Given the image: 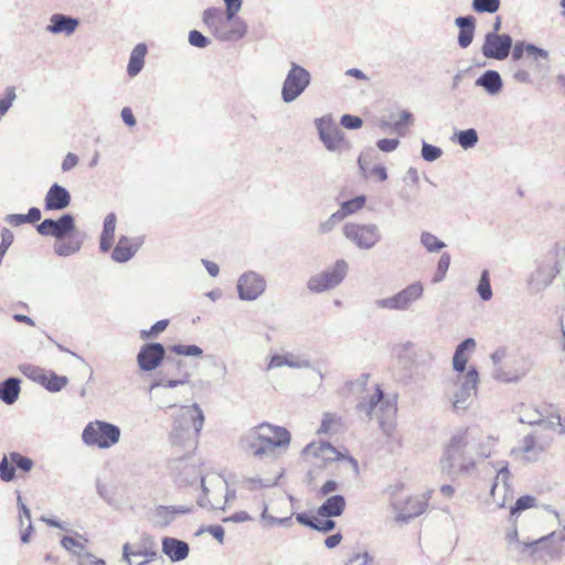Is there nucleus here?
Segmentation results:
<instances>
[{
	"mask_svg": "<svg viewBox=\"0 0 565 565\" xmlns=\"http://www.w3.org/2000/svg\"><path fill=\"white\" fill-rule=\"evenodd\" d=\"M338 422L339 417L335 414H324L319 431L326 434L333 431V427Z\"/></svg>",
	"mask_w": 565,
	"mask_h": 565,
	"instance_id": "obj_60",
	"label": "nucleus"
},
{
	"mask_svg": "<svg viewBox=\"0 0 565 565\" xmlns=\"http://www.w3.org/2000/svg\"><path fill=\"white\" fill-rule=\"evenodd\" d=\"M536 499L532 495H523L520 497L515 504L511 508V515L514 516L515 514L533 508L535 505Z\"/></svg>",
	"mask_w": 565,
	"mask_h": 565,
	"instance_id": "obj_50",
	"label": "nucleus"
},
{
	"mask_svg": "<svg viewBox=\"0 0 565 565\" xmlns=\"http://www.w3.org/2000/svg\"><path fill=\"white\" fill-rule=\"evenodd\" d=\"M306 457H315L322 461H333L340 458V452L329 443H311L302 451Z\"/></svg>",
	"mask_w": 565,
	"mask_h": 565,
	"instance_id": "obj_27",
	"label": "nucleus"
},
{
	"mask_svg": "<svg viewBox=\"0 0 565 565\" xmlns=\"http://www.w3.org/2000/svg\"><path fill=\"white\" fill-rule=\"evenodd\" d=\"M20 383L18 377H9L0 382V399L7 405L15 403L21 391Z\"/></svg>",
	"mask_w": 565,
	"mask_h": 565,
	"instance_id": "obj_33",
	"label": "nucleus"
},
{
	"mask_svg": "<svg viewBox=\"0 0 565 565\" xmlns=\"http://www.w3.org/2000/svg\"><path fill=\"white\" fill-rule=\"evenodd\" d=\"M457 142L463 148V149H470L475 147L479 140L478 134L476 129L469 128L466 130H461L458 134H456Z\"/></svg>",
	"mask_w": 565,
	"mask_h": 565,
	"instance_id": "obj_40",
	"label": "nucleus"
},
{
	"mask_svg": "<svg viewBox=\"0 0 565 565\" xmlns=\"http://www.w3.org/2000/svg\"><path fill=\"white\" fill-rule=\"evenodd\" d=\"M355 408L360 416L367 419L376 418L386 436L393 434L395 425L392 418L397 409L396 401L395 397L385 396L377 384L364 390Z\"/></svg>",
	"mask_w": 565,
	"mask_h": 565,
	"instance_id": "obj_2",
	"label": "nucleus"
},
{
	"mask_svg": "<svg viewBox=\"0 0 565 565\" xmlns=\"http://www.w3.org/2000/svg\"><path fill=\"white\" fill-rule=\"evenodd\" d=\"M15 477V467L10 461L9 456H3L0 460V479L4 482H10Z\"/></svg>",
	"mask_w": 565,
	"mask_h": 565,
	"instance_id": "obj_45",
	"label": "nucleus"
},
{
	"mask_svg": "<svg viewBox=\"0 0 565 565\" xmlns=\"http://www.w3.org/2000/svg\"><path fill=\"white\" fill-rule=\"evenodd\" d=\"M32 369V374H36V380L49 391L52 393H57L62 388H64L67 383L68 379L63 375H57L54 372L45 373L42 370H35L32 366H26V370Z\"/></svg>",
	"mask_w": 565,
	"mask_h": 565,
	"instance_id": "obj_26",
	"label": "nucleus"
},
{
	"mask_svg": "<svg viewBox=\"0 0 565 565\" xmlns=\"http://www.w3.org/2000/svg\"><path fill=\"white\" fill-rule=\"evenodd\" d=\"M443 154V150L439 147L433 146L427 143L426 141H423L422 146V157L424 160L428 162L436 161L439 159Z\"/></svg>",
	"mask_w": 565,
	"mask_h": 565,
	"instance_id": "obj_51",
	"label": "nucleus"
},
{
	"mask_svg": "<svg viewBox=\"0 0 565 565\" xmlns=\"http://www.w3.org/2000/svg\"><path fill=\"white\" fill-rule=\"evenodd\" d=\"M477 291H478L480 298L484 301H488L492 298V289H491V285H490L489 271L486 269L481 273V277H480V280H479V284L477 287Z\"/></svg>",
	"mask_w": 565,
	"mask_h": 565,
	"instance_id": "obj_43",
	"label": "nucleus"
},
{
	"mask_svg": "<svg viewBox=\"0 0 565 565\" xmlns=\"http://www.w3.org/2000/svg\"><path fill=\"white\" fill-rule=\"evenodd\" d=\"M10 461L14 465V467L19 468L24 472H29L34 462L29 457L22 456L20 452L12 451L9 454Z\"/></svg>",
	"mask_w": 565,
	"mask_h": 565,
	"instance_id": "obj_48",
	"label": "nucleus"
},
{
	"mask_svg": "<svg viewBox=\"0 0 565 565\" xmlns=\"http://www.w3.org/2000/svg\"><path fill=\"white\" fill-rule=\"evenodd\" d=\"M342 234L361 250L373 249L382 241L381 230L375 223L348 222L342 227Z\"/></svg>",
	"mask_w": 565,
	"mask_h": 565,
	"instance_id": "obj_9",
	"label": "nucleus"
},
{
	"mask_svg": "<svg viewBox=\"0 0 565 565\" xmlns=\"http://www.w3.org/2000/svg\"><path fill=\"white\" fill-rule=\"evenodd\" d=\"M345 508V500L343 495L334 494L328 498L317 511L321 518H334L343 513Z\"/></svg>",
	"mask_w": 565,
	"mask_h": 565,
	"instance_id": "obj_32",
	"label": "nucleus"
},
{
	"mask_svg": "<svg viewBox=\"0 0 565 565\" xmlns=\"http://www.w3.org/2000/svg\"><path fill=\"white\" fill-rule=\"evenodd\" d=\"M189 42L192 46L204 49L210 44V40L200 31L192 30L189 33Z\"/></svg>",
	"mask_w": 565,
	"mask_h": 565,
	"instance_id": "obj_56",
	"label": "nucleus"
},
{
	"mask_svg": "<svg viewBox=\"0 0 565 565\" xmlns=\"http://www.w3.org/2000/svg\"><path fill=\"white\" fill-rule=\"evenodd\" d=\"M61 545L68 552H71L72 554L76 555L77 557H79L83 553H85V545L77 541L76 539L72 537V536H64L62 540H61Z\"/></svg>",
	"mask_w": 565,
	"mask_h": 565,
	"instance_id": "obj_47",
	"label": "nucleus"
},
{
	"mask_svg": "<svg viewBox=\"0 0 565 565\" xmlns=\"http://www.w3.org/2000/svg\"><path fill=\"white\" fill-rule=\"evenodd\" d=\"M75 228V220L72 214H63L57 220L45 218L36 225V231L42 236H51L57 241L66 237Z\"/></svg>",
	"mask_w": 565,
	"mask_h": 565,
	"instance_id": "obj_18",
	"label": "nucleus"
},
{
	"mask_svg": "<svg viewBox=\"0 0 565 565\" xmlns=\"http://www.w3.org/2000/svg\"><path fill=\"white\" fill-rule=\"evenodd\" d=\"M71 193L58 183L50 186L44 196V207L46 211H61L70 206Z\"/></svg>",
	"mask_w": 565,
	"mask_h": 565,
	"instance_id": "obj_22",
	"label": "nucleus"
},
{
	"mask_svg": "<svg viewBox=\"0 0 565 565\" xmlns=\"http://www.w3.org/2000/svg\"><path fill=\"white\" fill-rule=\"evenodd\" d=\"M509 545L514 544L515 547L520 548L521 553H526L529 555H534L537 551V548L545 544L547 541V536H542L537 540L531 541V542H520L518 540V531L516 529H513L511 533L507 536Z\"/></svg>",
	"mask_w": 565,
	"mask_h": 565,
	"instance_id": "obj_35",
	"label": "nucleus"
},
{
	"mask_svg": "<svg viewBox=\"0 0 565 565\" xmlns=\"http://www.w3.org/2000/svg\"><path fill=\"white\" fill-rule=\"evenodd\" d=\"M508 356V349L505 347H500L495 351L492 352L490 359L493 363L492 376L497 381L503 383H512L518 382L522 377H524L530 372V364L527 361H522V367L510 371L508 366L503 365V360Z\"/></svg>",
	"mask_w": 565,
	"mask_h": 565,
	"instance_id": "obj_14",
	"label": "nucleus"
},
{
	"mask_svg": "<svg viewBox=\"0 0 565 565\" xmlns=\"http://www.w3.org/2000/svg\"><path fill=\"white\" fill-rule=\"evenodd\" d=\"M526 54H527V56L532 57L536 62L540 60L547 61L548 56H550V54L546 50L537 47L534 44H527Z\"/></svg>",
	"mask_w": 565,
	"mask_h": 565,
	"instance_id": "obj_59",
	"label": "nucleus"
},
{
	"mask_svg": "<svg viewBox=\"0 0 565 565\" xmlns=\"http://www.w3.org/2000/svg\"><path fill=\"white\" fill-rule=\"evenodd\" d=\"M340 122L347 129H358L363 125L362 119L353 115H343Z\"/></svg>",
	"mask_w": 565,
	"mask_h": 565,
	"instance_id": "obj_62",
	"label": "nucleus"
},
{
	"mask_svg": "<svg viewBox=\"0 0 565 565\" xmlns=\"http://www.w3.org/2000/svg\"><path fill=\"white\" fill-rule=\"evenodd\" d=\"M202 495L198 504L203 509H224L225 503L235 500V490H230L227 481L220 473L201 477Z\"/></svg>",
	"mask_w": 565,
	"mask_h": 565,
	"instance_id": "obj_7",
	"label": "nucleus"
},
{
	"mask_svg": "<svg viewBox=\"0 0 565 565\" xmlns=\"http://www.w3.org/2000/svg\"><path fill=\"white\" fill-rule=\"evenodd\" d=\"M500 3V0H472L471 7L477 13H495Z\"/></svg>",
	"mask_w": 565,
	"mask_h": 565,
	"instance_id": "obj_42",
	"label": "nucleus"
},
{
	"mask_svg": "<svg viewBox=\"0 0 565 565\" xmlns=\"http://www.w3.org/2000/svg\"><path fill=\"white\" fill-rule=\"evenodd\" d=\"M78 565H105V561L96 558L89 552H85L78 557Z\"/></svg>",
	"mask_w": 565,
	"mask_h": 565,
	"instance_id": "obj_64",
	"label": "nucleus"
},
{
	"mask_svg": "<svg viewBox=\"0 0 565 565\" xmlns=\"http://www.w3.org/2000/svg\"><path fill=\"white\" fill-rule=\"evenodd\" d=\"M243 486L248 490H257L260 488H269L276 484L275 480L262 479L259 477H247L243 479Z\"/></svg>",
	"mask_w": 565,
	"mask_h": 565,
	"instance_id": "obj_46",
	"label": "nucleus"
},
{
	"mask_svg": "<svg viewBox=\"0 0 565 565\" xmlns=\"http://www.w3.org/2000/svg\"><path fill=\"white\" fill-rule=\"evenodd\" d=\"M349 264L344 259H338L333 266L327 267L321 273L308 279L307 288L315 294H321L337 288L347 277Z\"/></svg>",
	"mask_w": 565,
	"mask_h": 565,
	"instance_id": "obj_11",
	"label": "nucleus"
},
{
	"mask_svg": "<svg viewBox=\"0 0 565 565\" xmlns=\"http://www.w3.org/2000/svg\"><path fill=\"white\" fill-rule=\"evenodd\" d=\"M116 222H117V218L114 213L107 214L104 220V226H103V232L100 235V244H99L100 250L104 253L108 252L113 246L115 230H116Z\"/></svg>",
	"mask_w": 565,
	"mask_h": 565,
	"instance_id": "obj_34",
	"label": "nucleus"
},
{
	"mask_svg": "<svg viewBox=\"0 0 565 565\" xmlns=\"http://www.w3.org/2000/svg\"><path fill=\"white\" fill-rule=\"evenodd\" d=\"M191 511L189 507H159L153 513V522L160 527L168 526L177 514H185Z\"/></svg>",
	"mask_w": 565,
	"mask_h": 565,
	"instance_id": "obj_31",
	"label": "nucleus"
},
{
	"mask_svg": "<svg viewBox=\"0 0 565 565\" xmlns=\"http://www.w3.org/2000/svg\"><path fill=\"white\" fill-rule=\"evenodd\" d=\"M374 305L377 309L401 311L396 294L387 298L376 299Z\"/></svg>",
	"mask_w": 565,
	"mask_h": 565,
	"instance_id": "obj_55",
	"label": "nucleus"
},
{
	"mask_svg": "<svg viewBox=\"0 0 565 565\" xmlns=\"http://www.w3.org/2000/svg\"><path fill=\"white\" fill-rule=\"evenodd\" d=\"M290 367L295 370L311 369L310 360L303 354H296L294 352L275 353L269 358L267 363V371L281 367Z\"/></svg>",
	"mask_w": 565,
	"mask_h": 565,
	"instance_id": "obj_20",
	"label": "nucleus"
},
{
	"mask_svg": "<svg viewBox=\"0 0 565 565\" xmlns=\"http://www.w3.org/2000/svg\"><path fill=\"white\" fill-rule=\"evenodd\" d=\"M365 202L366 198L364 195H358L352 200L342 202L339 211L345 217L362 210L365 205Z\"/></svg>",
	"mask_w": 565,
	"mask_h": 565,
	"instance_id": "obj_39",
	"label": "nucleus"
},
{
	"mask_svg": "<svg viewBox=\"0 0 565 565\" xmlns=\"http://www.w3.org/2000/svg\"><path fill=\"white\" fill-rule=\"evenodd\" d=\"M508 478H509V470H508V467L504 466V467L500 468V470L498 471V473L495 476L494 482H493L492 488H491V495L492 497L495 495V491L500 488V486L503 489V491L507 490V488H508Z\"/></svg>",
	"mask_w": 565,
	"mask_h": 565,
	"instance_id": "obj_52",
	"label": "nucleus"
},
{
	"mask_svg": "<svg viewBox=\"0 0 565 565\" xmlns=\"http://www.w3.org/2000/svg\"><path fill=\"white\" fill-rule=\"evenodd\" d=\"M202 20L213 36L222 42L238 41L247 32V25L241 18L230 17L220 8L204 10Z\"/></svg>",
	"mask_w": 565,
	"mask_h": 565,
	"instance_id": "obj_6",
	"label": "nucleus"
},
{
	"mask_svg": "<svg viewBox=\"0 0 565 565\" xmlns=\"http://www.w3.org/2000/svg\"><path fill=\"white\" fill-rule=\"evenodd\" d=\"M310 73L305 67L291 62L290 70L282 83L281 99L287 104L295 102L310 85Z\"/></svg>",
	"mask_w": 565,
	"mask_h": 565,
	"instance_id": "obj_12",
	"label": "nucleus"
},
{
	"mask_svg": "<svg viewBox=\"0 0 565 565\" xmlns=\"http://www.w3.org/2000/svg\"><path fill=\"white\" fill-rule=\"evenodd\" d=\"M169 324V321L168 320H159L157 321L151 328L150 330H143L141 332V338L142 339H147V338H151V337H154L157 335L158 333L164 331L167 329Z\"/></svg>",
	"mask_w": 565,
	"mask_h": 565,
	"instance_id": "obj_61",
	"label": "nucleus"
},
{
	"mask_svg": "<svg viewBox=\"0 0 565 565\" xmlns=\"http://www.w3.org/2000/svg\"><path fill=\"white\" fill-rule=\"evenodd\" d=\"M479 373L469 366L466 374H454L443 382V398L455 413L467 412L478 392Z\"/></svg>",
	"mask_w": 565,
	"mask_h": 565,
	"instance_id": "obj_4",
	"label": "nucleus"
},
{
	"mask_svg": "<svg viewBox=\"0 0 565 565\" xmlns=\"http://www.w3.org/2000/svg\"><path fill=\"white\" fill-rule=\"evenodd\" d=\"M266 286L263 275L254 270L245 271L237 279L238 298L244 301H254L265 292Z\"/></svg>",
	"mask_w": 565,
	"mask_h": 565,
	"instance_id": "obj_15",
	"label": "nucleus"
},
{
	"mask_svg": "<svg viewBox=\"0 0 565 565\" xmlns=\"http://www.w3.org/2000/svg\"><path fill=\"white\" fill-rule=\"evenodd\" d=\"M290 440V433L285 427L262 423L241 437L239 447L245 454L256 459H276L286 452Z\"/></svg>",
	"mask_w": 565,
	"mask_h": 565,
	"instance_id": "obj_1",
	"label": "nucleus"
},
{
	"mask_svg": "<svg viewBox=\"0 0 565 565\" xmlns=\"http://www.w3.org/2000/svg\"><path fill=\"white\" fill-rule=\"evenodd\" d=\"M475 85L481 87L488 95L497 96L502 92L503 81L499 72L488 70L476 79Z\"/></svg>",
	"mask_w": 565,
	"mask_h": 565,
	"instance_id": "obj_25",
	"label": "nucleus"
},
{
	"mask_svg": "<svg viewBox=\"0 0 565 565\" xmlns=\"http://www.w3.org/2000/svg\"><path fill=\"white\" fill-rule=\"evenodd\" d=\"M78 24L79 21L73 17L54 13L50 18V24L46 26V31L52 34H65L70 36L75 32Z\"/></svg>",
	"mask_w": 565,
	"mask_h": 565,
	"instance_id": "obj_23",
	"label": "nucleus"
},
{
	"mask_svg": "<svg viewBox=\"0 0 565 565\" xmlns=\"http://www.w3.org/2000/svg\"><path fill=\"white\" fill-rule=\"evenodd\" d=\"M171 352L182 356H202L203 350L195 344H174L170 348Z\"/></svg>",
	"mask_w": 565,
	"mask_h": 565,
	"instance_id": "obj_44",
	"label": "nucleus"
},
{
	"mask_svg": "<svg viewBox=\"0 0 565 565\" xmlns=\"http://www.w3.org/2000/svg\"><path fill=\"white\" fill-rule=\"evenodd\" d=\"M343 218H344V216L341 214L340 211L332 213L327 221H324L320 224V226H319L320 233H322V234L330 233L334 228V226L337 224H339Z\"/></svg>",
	"mask_w": 565,
	"mask_h": 565,
	"instance_id": "obj_53",
	"label": "nucleus"
},
{
	"mask_svg": "<svg viewBox=\"0 0 565 565\" xmlns=\"http://www.w3.org/2000/svg\"><path fill=\"white\" fill-rule=\"evenodd\" d=\"M372 562V557L367 552L356 553L351 556L345 565H367Z\"/></svg>",
	"mask_w": 565,
	"mask_h": 565,
	"instance_id": "obj_63",
	"label": "nucleus"
},
{
	"mask_svg": "<svg viewBox=\"0 0 565 565\" xmlns=\"http://www.w3.org/2000/svg\"><path fill=\"white\" fill-rule=\"evenodd\" d=\"M79 249H81V242H78V241L63 242L61 239V241L55 242V244H54V252L58 256H63V257L71 256V255L77 253Z\"/></svg>",
	"mask_w": 565,
	"mask_h": 565,
	"instance_id": "obj_41",
	"label": "nucleus"
},
{
	"mask_svg": "<svg viewBox=\"0 0 565 565\" xmlns=\"http://www.w3.org/2000/svg\"><path fill=\"white\" fill-rule=\"evenodd\" d=\"M424 286L422 282H413L396 294L401 311L408 310L414 302L423 297Z\"/></svg>",
	"mask_w": 565,
	"mask_h": 565,
	"instance_id": "obj_29",
	"label": "nucleus"
},
{
	"mask_svg": "<svg viewBox=\"0 0 565 565\" xmlns=\"http://www.w3.org/2000/svg\"><path fill=\"white\" fill-rule=\"evenodd\" d=\"M141 243L140 238L130 239L126 236H121L113 250V259L118 263L129 260L137 253Z\"/></svg>",
	"mask_w": 565,
	"mask_h": 565,
	"instance_id": "obj_24",
	"label": "nucleus"
},
{
	"mask_svg": "<svg viewBox=\"0 0 565 565\" xmlns=\"http://www.w3.org/2000/svg\"><path fill=\"white\" fill-rule=\"evenodd\" d=\"M162 551L173 562H180L189 555V545L178 539L164 537L162 541Z\"/></svg>",
	"mask_w": 565,
	"mask_h": 565,
	"instance_id": "obj_30",
	"label": "nucleus"
},
{
	"mask_svg": "<svg viewBox=\"0 0 565 565\" xmlns=\"http://www.w3.org/2000/svg\"><path fill=\"white\" fill-rule=\"evenodd\" d=\"M120 434L121 431L118 426L103 420H95L85 426L82 433V440L87 446L108 449L119 441Z\"/></svg>",
	"mask_w": 565,
	"mask_h": 565,
	"instance_id": "obj_10",
	"label": "nucleus"
},
{
	"mask_svg": "<svg viewBox=\"0 0 565 565\" xmlns=\"http://www.w3.org/2000/svg\"><path fill=\"white\" fill-rule=\"evenodd\" d=\"M166 355L164 347L158 342L146 343L137 354L138 366L146 372L156 370Z\"/></svg>",
	"mask_w": 565,
	"mask_h": 565,
	"instance_id": "obj_19",
	"label": "nucleus"
},
{
	"mask_svg": "<svg viewBox=\"0 0 565 565\" xmlns=\"http://www.w3.org/2000/svg\"><path fill=\"white\" fill-rule=\"evenodd\" d=\"M182 417L192 422V426L194 428L195 434L198 435L204 424V415L202 409L198 404H193L191 406L181 407Z\"/></svg>",
	"mask_w": 565,
	"mask_h": 565,
	"instance_id": "obj_37",
	"label": "nucleus"
},
{
	"mask_svg": "<svg viewBox=\"0 0 565 565\" xmlns=\"http://www.w3.org/2000/svg\"><path fill=\"white\" fill-rule=\"evenodd\" d=\"M420 244L429 253H437L446 247V244L429 232H423L420 234Z\"/></svg>",
	"mask_w": 565,
	"mask_h": 565,
	"instance_id": "obj_38",
	"label": "nucleus"
},
{
	"mask_svg": "<svg viewBox=\"0 0 565 565\" xmlns=\"http://www.w3.org/2000/svg\"><path fill=\"white\" fill-rule=\"evenodd\" d=\"M472 455H473V465L476 463L477 459H484L490 456V449L488 448V446H486L482 443H479L476 435H475V447L472 448Z\"/></svg>",
	"mask_w": 565,
	"mask_h": 565,
	"instance_id": "obj_58",
	"label": "nucleus"
},
{
	"mask_svg": "<svg viewBox=\"0 0 565 565\" xmlns=\"http://www.w3.org/2000/svg\"><path fill=\"white\" fill-rule=\"evenodd\" d=\"M129 545H124V558L128 562L129 565H143L148 562L146 555L141 552H128Z\"/></svg>",
	"mask_w": 565,
	"mask_h": 565,
	"instance_id": "obj_54",
	"label": "nucleus"
},
{
	"mask_svg": "<svg viewBox=\"0 0 565 565\" xmlns=\"http://www.w3.org/2000/svg\"><path fill=\"white\" fill-rule=\"evenodd\" d=\"M455 24L459 28L458 45L461 49L468 47L473 41L476 18L473 15L458 17Z\"/></svg>",
	"mask_w": 565,
	"mask_h": 565,
	"instance_id": "obj_28",
	"label": "nucleus"
},
{
	"mask_svg": "<svg viewBox=\"0 0 565 565\" xmlns=\"http://www.w3.org/2000/svg\"><path fill=\"white\" fill-rule=\"evenodd\" d=\"M561 269L559 260H555L552 264H542L531 274L529 284L537 291L545 289L553 282L554 278L561 273Z\"/></svg>",
	"mask_w": 565,
	"mask_h": 565,
	"instance_id": "obj_21",
	"label": "nucleus"
},
{
	"mask_svg": "<svg viewBox=\"0 0 565 565\" xmlns=\"http://www.w3.org/2000/svg\"><path fill=\"white\" fill-rule=\"evenodd\" d=\"M147 53V46L143 43L137 44L132 52L130 53L128 66H127V73L129 76L135 77L137 76L145 63V55Z\"/></svg>",
	"mask_w": 565,
	"mask_h": 565,
	"instance_id": "obj_36",
	"label": "nucleus"
},
{
	"mask_svg": "<svg viewBox=\"0 0 565 565\" xmlns=\"http://www.w3.org/2000/svg\"><path fill=\"white\" fill-rule=\"evenodd\" d=\"M316 127L327 150L340 152L348 148L343 131L330 115L316 119Z\"/></svg>",
	"mask_w": 565,
	"mask_h": 565,
	"instance_id": "obj_13",
	"label": "nucleus"
},
{
	"mask_svg": "<svg viewBox=\"0 0 565 565\" xmlns=\"http://www.w3.org/2000/svg\"><path fill=\"white\" fill-rule=\"evenodd\" d=\"M513 46L512 38L507 33L488 32L481 52L484 57L498 61L505 60Z\"/></svg>",
	"mask_w": 565,
	"mask_h": 565,
	"instance_id": "obj_17",
	"label": "nucleus"
},
{
	"mask_svg": "<svg viewBox=\"0 0 565 565\" xmlns=\"http://www.w3.org/2000/svg\"><path fill=\"white\" fill-rule=\"evenodd\" d=\"M427 503L419 497L399 495L392 500V508L395 512V521L407 523L409 520L420 515Z\"/></svg>",
	"mask_w": 565,
	"mask_h": 565,
	"instance_id": "obj_16",
	"label": "nucleus"
},
{
	"mask_svg": "<svg viewBox=\"0 0 565 565\" xmlns=\"http://www.w3.org/2000/svg\"><path fill=\"white\" fill-rule=\"evenodd\" d=\"M529 423L536 425L539 429L524 436L514 451L521 454L525 461L535 462L550 448L553 441V438L544 434L543 430L556 429L562 426L561 416L553 415L544 418L540 415L536 419L530 420Z\"/></svg>",
	"mask_w": 565,
	"mask_h": 565,
	"instance_id": "obj_5",
	"label": "nucleus"
},
{
	"mask_svg": "<svg viewBox=\"0 0 565 565\" xmlns=\"http://www.w3.org/2000/svg\"><path fill=\"white\" fill-rule=\"evenodd\" d=\"M450 266V255L445 253L440 256L438 263H437V269L433 278V282L437 284L440 282L448 270Z\"/></svg>",
	"mask_w": 565,
	"mask_h": 565,
	"instance_id": "obj_49",
	"label": "nucleus"
},
{
	"mask_svg": "<svg viewBox=\"0 0 565 565\" xmlns=\"http://www.w3.org/2000/svg\"><path fill=\"white\" fill-rule=\"evenodd\" d=\"M473 447V430L462 428L454 433L440 459L441 471L448 476H454L458 472H467L472 469Z\"/></svg>",
	"mask_w": 565,
	"mask_h": 565,
	"instance_id": "obj_3",
	"label": "nucleus"
},
{
	"mask_svg": "<svg viewBox=\"0 0 565 565\" xmlns=\"http://www.w3.org/2000/svg\"><path fill=\"white\" fill-rule=\"evenodd\" d=\"M467 362L468 359L466 354L455 353L452 356V369L456 372L455 374H466L467 372Z\"/></svg>",
	"mask_w": 565,
	"mask_h": 565,
	"instance_id": "obj_57",
	"label": "nucleus"
},
{
	"mask_svg": "<svg viewBox=\"0 0 565 565\" xmlns=\"http://www.w3.org/2000/svg\"><path fill=\"white\" fill-rule=\"evenodd\" d=\"M190 383L191 373L189 372H182L177 379H167L160 375L151 383L150 392H154L158 407L172 408L180 402V397L175 392H172V390L183 387Z\"/></svg>",
	"mask_w": 565,
	"mask_h": 565,
	"instance_id": "obj_8",
	"label": "nucleus"
}]
</instances>
